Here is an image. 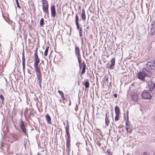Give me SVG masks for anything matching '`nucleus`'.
<instances>
[{
    "label": "nucleus",
    "mask_w": 155,
    "mask_h": 155,
    "mask_svg": "<svg viewBox=\"0 0 155 155\" xmlns=\"http://www.w3.org/2000/svg\"><path fill=\"white\" fill-rule=\"evenodd\" d=\"M61 98H62V99L63 100H65V99L64 98V94H63V95H62V96H61Z\"/></svg>",
    "instance_id": "c03bdc74"
},
{
    "label": "nucleus",
    "mask_w": 155,
    "mask_h": 155,
    "mask_svg": "<svg viewBox=\"0 0 155 155\" xmlns=\"http://www.w3.org/2000/svg\"><path fill=\"white\" fill-rule=\"evenodd\" d=\"M65 131H69V126H66L65 127Z\"/></svg>",
    "instance_id": "e433bc0d"
},
{
    "label": "nucleus",
    "mask_w": 155,
    "mask_h": 155,
    "mask_svg": "<svg viewBox=\"0 0 155 155\" xmlns=\"http://www.w3.org/2000/svg\"><path fill=\"white\" fill-rule=\"evenodd\" d=\"M85 72V70L84 69H82V71H81V74H84V73Z\"/></svg>",
    "instance_id": "58836bf2"
},
{
    "label": "nucleus",
    "mask_w": 155,
    "mask_h": 155,
    "mask_svg": "<svg viewBox=\"0 0 155 155\" xmlns=\"http://www.w3.org/2000/svg\"><path fill=\"white\" fill-rule=\"evenodd\" d=\"M12 137H13V139L15 140H18L20 137V134H14Z\"/></svg>",
    "instance_id": "aec40b11"
},
{
    "label": "nucleus",
    "mask_w": 155,
    "mask_h": 155,
    "mask_svg": "<svg viewBox=\"0 0 155 155\" xmlns=\"http://www.w3.org/2000/svg\"><path fill=\"white\" fill-rule=\"evenodd\" d=\"M65 132L67 135L66 138L70 137V135L69 131H65Z\"/></svg>",
    "instance_id": "c85d7f7f"
},
{
    "label": "nucleus",
    "mask_w": 155,
    "mask_h": 155,
    "mask_svg": "<svg viewBox=\"0 0 155 155\" xmlns=\"http://www.w3.org/2000/svg\"><path fill=\"white\" fill-rule=\"evenodd\" d=\"M29 114L30 115H33V113H32L31 111H30V112H29Z\"/></svg>",
    "instance_id": "a18cd8bd"
},
{
    "label": "nucleus",
    "mask_w": 155,
    "mask_h": 155,
    "mask_svg": "<svg viewBox=\"0 0 155 155\" xmlns=\"http://www.w3.org/2000/svg\"><path fill=\"white\" fill-rule=\"evenodd\" d=\"M0 147H2L4 146V144L3 142L2 141H1V143H0Z\"/></svg>",
    "instance_id": "ea45409f"
},
{
    "label": "nucleus",
    "mask_w": 155,
    "mask_h": 155,
    "mask_svg": "<svg viewBox=\"0 0 155 155\" xmlns=\"http://www.w3.org/2000/svg\"><path fill=\"white\" fill-rule=\"evenodd\" d=\"M107 153L108 154V155H112V153L110 152L109 149H107Z\"/></svg>",
    "instance_id": "2f4dec72"
},
{
    "label": "nucleus",
    "mask_w": 155,
    "mask_h": 155,
    "mask_svg": "<svg viewBox=\"0 0 155 155\" xmlns=\"http://www.w3.org/2000/svg\"><path fill=\"white\" fill-rule=\"evenodd\" d=\"M14 126H15V128H16L17 130H18V128L16 127L15 125Z\"/></svg>",
    "instance_id": "3c124183"
},
{
    "label": "nucleus",
    "mask_w": 155,
    "mask_h": 155,
    "mask_svg": "<svg viewBox=\"0 0 155 155\" xmlns=\"http://www.w3.org/2000/svg\"><path fill=\"white\" fill-rule=\"evenodd\" d=\"M125 123H126V126L129 125V124H128V117H127V120H126V121H125Z\"/></svg>",
    "instance_id": "c9c22d12"
},
{
    "label": "nucleus",
    "mask_w": 155,
    "mask_h": 155,
    "mask_svg": "<svg viewBox=\"0 0 155 155\" xmlns=\"http://www.w3.org/2000/svg\"><path fill=\"white\" fill-rule=\"evenodd\" d=\"M79 34V36L80 38L82 40V42H83V38L82 37V30H80L78 31Z\"/></svg>",
    "instance_id": "5701e85b"
},
{
    "label": "nucleus",
    "mask_w": 155,
    "mask_h": 155,
    "mask_svg": "<svg viewBox=\"0 0 155 155\" xmlns=\"http://www.w3.org/2000/svg\"><path fill=\"white\" fill-rule=\"evenodd\" d=\"M75 24L76 25L77 29L78 31L82 29V28L80 27L79 23H75Z\"/></svg>",
    "instance_id": "bb28decb"
},
{
    "label": "nucleus",
    "mask_w": 155,
    "mask_h": 155,
    "mask_svg": "<svg viewBox=\"0 0 155 155\" xmlns=\"http://www.w3.org/2000/svg\"><path fill=\"white\" fill-rule=\"evenodd\" d=\"M86 65L85 63L84 62L82 63V69H86Z\"/></svg>",
    "instance_id": "72a5a7b5"
},
{
    "label": "nucleus",
    "mask_w": 155,
    "mask_h": 155,
    "mask_svg": "<svg viewBox=\"0 0 155 155\" xmlns=\"http://www.w3.org/2000/svg\"><path fill=\"white\" fill-rule=\"evenodd\" d=\"M45 117L47 123L49 124H51V117L49 115V114H46Z\"/></svg>",
    "instance_id": "f3484780"
},
{
    "label": "nucleus",
    "mask_w": 155,
    "mask_h": 155,
    "mask_svg": "<svg viewBox=\"0 0 155 155\" xmlns=\"http://www.w3.org/2000/svg\"><path fill=\"white\" fill-rule=\"evenodd\" d=\"M64 125H65V123H64Z\"/></svg>",
    "instance_id": "5fc2aeb1"
},
{
    "label": "nucleus",
    "mask_w": 155,
    "mask_h": 155,
    "mask_svg": "<svg viewBox=\"0 0 155 155\" xmlns=\"http://www.w3.org/2000/svg\"><path fill=\"white\" fill-rule=\"evenodd\" d=\"M113 96L115 98H116L117 97V94L115 93V94H114Z\"/></svg>",
    "instance_id": "79ce46f5"
},
{
    "label": "nucleus",
    "mask_w": 155,
    "mask_h": 155,
    "mask_svg": "<svg viewBox=\"0 0 155 155\" xmlns=\"http://www.w3.org/2000/svg\"><path fill=\"white\" fill-rule=\"evenodd\" d=\"M97 145L99 146L100 147L101 146V144L99 142H98L97 143Z\"/></svg>",
    "instance_id": "49530a36"
},
{
    "label": "nucleus",
    "mask_w": 155,
    "mask_h": 155,
    "mask_svg": "<svg viewBox=\"0 0 155 155\" xmlns=\"http://www.w3.org/2000/svg\"><path fill=\"white\" fill-rule=\"evenodd\" d=\"M35 58L34 59V69L38 68V65L40 62V59L37 54V49H36L35 54Z\"/></svg>",
    "instance_id": "423d86ee"
},
{
    "label": "nucleus",
    "mask_w": 155,
    "mask_h": 155,
    "mask_svg": "<svg viewBox=\"0 0 155 155\" xmlns=\"http://www.w3.org/2000/svg\"><path fill=\"white\" fill-rule=\"evenodd\" d=\"M0 98L2 100V103H4V96L2 94H1L0 95Z\"/></svg>",
    "instance_id": "7c9ffc66"
},
{
    "label": "nucleus",
    "mask_w": 155,
    "mask_h": 155,
    "mask_svg": "<svg viewBox=\"0 0 155 155\" xmlns=\"http://www.w3.org/2000/svg\"><path fill=\"white\" fill-rule=\"evenodd\" d=\"M155 35V21H153L151 24L149 37H151Z\"/></svg>",
    "instance_id": "1a4fd4ad"
},
{
    "label": "nucleus",
    "mask_w": 155,
    "mask_h": 155,
    "mask_svg": "<svg viewBox=\"0 0 155 155\" xmlns=\"http://www.w3.org/2000/svg\"><path fill=\"white\" fill-rule=\"evenodd\" d=\"M114 110L115 113V114H119L120 113V110L119 108L117 105H116L114 108Z\"/></svg>",
    "instance_id": "6ab92c4d"
},
{
    "label": "nucleus",
    "mask_w": 155,
    "mask_h": 155,
    "mask_svg": "<svg viewBox=\"0 0 155 155\" xmlns=\"http://www.w3.org/2000/svg\"><path fill=\"white\" fill-rule=\"evenodd\" d=\"M19 125L20 128L24 134L28 137V133L24 122L22 120L20 121L19 122Z\"/></svg>",
    "instance_id": "39448f33"
},
{
    "label": "nucleus",
    "mask_w": 155,
    "mask_h": 155,
    "mask_svg": "<svg viewBox=\"0 0 155 155\" xmlns=\"http://www.w3.org/2000/svg\"><path fill=\"white\" fill-rule=\"evenodd\" d=\"M45 24L44 20L43 18H41L40 21V25L41 27H43Z\"/></svg>",
    "instance_id": "4be33fe9"
},
{
    "label": "nucleus",
    "mask_w": 155,
    "mask_h": 155,
    "mask_svg": "<svg viewBox=\"0 0 155 155\" xmlns=\"http://www.w3.org/2000/svg\"><path fill=\"white\" fill-rule=\"evenodd\" d=\"M35 71L36 72L37 82L38 83L39 85L41 88V83L42 81V75L41 71L39 70V68L34 69Z\"/></svg>",
    "instance_id": "20e7f679"
},
{
    "label": "nucleus",
    "mask_w": 155,
    "mask_h": 155,
    "mask_svg": "<svg viewBox=\"0 0 155 155\" xmlns=\"http://www.w3.org/2000/svg\"><path fill=\"white\" fill-rule=\"evenodd\" d=\"M146 88L147 91L149 92H152L153 91H155V83L151 82Z\"/></svg>",
    "instance_id": "9d476101"
},
{
    "label": "nucleus",
    "mask_w": 155,
    "mask_h": 155,
    "mask_svg": "<svg viewBox=\"0 0 155 155\" xmlns=\"http://www.w3.org/2000/svg\"><path fill=\"white\" fill-rule=\"evenodd\" d=\"M119 114H116V116L115 118V121H117L119 120Z\"/></svg>",
    "instance_id": "c756f323"
},
{
    "label": "nucleus",
    "mask_w": 155,
    "mask_h": 155,
    "mask_svg": "<svg viewBox=\"0 0 155 155\" xmlns=\"http://www.w3.org/2000/svg\"><path fill=\"white\" fill-rule=\"evenodd\" d=\"M66 150L69 152L70 150V137L66 138Z\"/></svg>",
    "instance_id": "ddd939ff"
},
{
    "label": "nucleus",
    "mask_w": 155,
    "mask_h": 155,
    "mask_svg": "<svg viewBox=\"0 0 155 155\" xmlns=\"http://www.w3.org/2000/svg\"><path fill=\"white\" fill-rule=\"evenodd\" d=\"M126 130L131 133L132 131V127H131L129 125L126 126Z\"/></svg>",
    "instance_id": "412c9836"
},
{
    "label": "nucleus",
    "mask_w": 155,
    "mask_h": 155,
    "mask_svg": "<svg viewBox=\"0 0 155 155\" xmlns=\"http://www.w3.org/2000/svg\"><path fill=\"white\" fill-rule=\"evenodd\" d=\"M108 114L109 115L108 113H106L105 114V118H108Z\"/></svg>",
    "instance_id": "37998d69"
},
{
    "label": "nucleus",
    "mask_w": 155,
    "mask_h": 155,
    "mask_svg": "<svg viewBox=\"0 0 155 155\" xmlns=\"http://www.w3.org/2000/svg\"><path fill=\"white\" fill-rule=\"evenodd\" d=\"M115 58H113L110 60V64L109 66V68L111 70H113L114 68L115 64Z\"/></svg>",
    "instance_id": "4468645a"
},
{
    "label": "nucleus",
    "mask_w": 155,
    "mask_h": 155,
    "mask_svg": "<svg viewBox=\"0 0 155 155\" xmlns=\"http://www.w3.org/2000/svg\"><path fill=\"white\" fill-rule=\"evenodd\" d=\"M151 73V71L144 68L142 71H140L137 73V77L140 80L144 81L145 77L150 75Z\"/></svg>",
    "instance_id": "f257e3e1"
},
{
    "label": "nucleus",
    "mask_w": 155,
    "mask_h": 155,
    "mask_svg": "<svg viewBox=\"0 0 155 155\" xmlns=\"http://www.w3.org/2000/svg\"><path fill=\"white\" fill-rule=\"evenodd\" d=\"M147 68L149 70H152L155 68V61L147 62L146 64Z\"/></svg>",
    "instance_id": "6e6552de"
},
{
    "label": "nucleus",
    "mask_w": 155,
    "mask_h": 155,
    "mask_svg": "<svg viewBox=\"0 0 155 155\" xmlns=\"http://www.w3.org/2000/svg\"><path fill=\"white\" fill-rule=\"evenodd\" d=\"M141 96L144 99L150 100L152 98L151 95L148 92L145 91L142 93Z\"/></svg>",
    "instance_id": "9b49d317"
},
{
    "label": "nucleus",
    "mask_w": 155,
    "mask_h": 155,
    "mask_svg": "<svg viewBox=\"0 0 155 155\" xmlns=\"http://www.w3.org/2000/svg\"><path fill=\"white\" fill-rule=\"evenodd\" d=\"M66 126H69V124L68 122V120H67V124H66Z\"/></svg>",
    "instance_id": "09e8293b"
},
{
    "label": "nucleus",
    "mask_w": 155,
    "mask_h": 155,
    "mask_svg": "<svg viewBox=\"0 0 155 155\" xmlns=\"http://www.w3.org/2000/svg\"><path fill=\"white\" fill-rule=\"evenodd\" d=\"M83 56L84 57V54H83Z\"/></svg>",
    "instance_id": "6e6d98bb"
},
{
    "label": "nucleus",
    "mask_w": 155,
    "mask_h": 155,
    "mask_svg": "<svg viewBox=\"0 0 155 155\" xmlns=\"http://www.w3.org/2000/svg\"><path fill=\"white\" fill-rule=\"evenodd\" d=\"M84 85L86 88H87L89 86V83L88 81H87L85 82Z\"/></svg>",
    "instance_id": "a878e982"
},
{
    "label": "nucleus",
    "mask_w": 155,
    "mask_h": 155,
    "mask_svg": "<svg viewBox=\"0 0 155 155\" xmlns=\"http://www.w3.org/2000/svg\"><path fill=\"white\" fill-rule=\"evenodd\" d=\"M75 56L78 59L80 67L81 68L82 66V59L80 53V50L79 48L76 45H75Z\"/></svg>",
    "instance_id": "7ed1b4c3"
},
{
    "label": "nucleus",
    "mask_w": 155,
    "mask_h": 155,
    "mask_svg": "<svg viewBox=\"0 0 155 155\" xmlns=\"http://www.w3.org/2000/svg\"><path fill=\"white\" fill-rule=\"evenodd\" d=\"M69 105H70V104H71V102H70V103H69Z\"/></svg>",
    "instance_id": "864d4df0"
},
{
    "label": "nucleus",
    "mask_w": 155,
    "mask_h": 155,
    "mask_svg": "<svg viewBox=\"0 0 155 155\" xmlns=\"http://www.w3.org/2000/svg\"><path fill=\"white\" fill-rule=\"evenodd\" d=\"M51 15L52 17L55 18L56 15L55 7L54 5H52L51 6Z\"/></svg>",
    "instance_id": "f8f14e48"
},
{
    "label": "nucleus",
    "mask_w": 155,
    "mask_h": 155,
    "mask_svg": "<svg viewBox=\"0 0 155 155\" xmlns=\"http://www.w3.org/2000/svg\"><path fill=\"white\" fill-rule=\"evenodd\" d=\"M42 4V8L44 13L48 15V4L46 0H44Z\"/></svg>",
    "instance_id": "0eeeda50"
},
{
    "label": "nucleus",
    "mask_w": 155,
    "mask_h": 155,
    "mask_svg": "<svg viewBox=\"0 0 155 155\" xmlns=\"http://www.w3.org/2000/svg\"><path fill=\"white\" fill-rule=\"evenodd\" d=\"M49 48V47H47L46 49H45V50L44 53V55L45 56L47 55L48 53V49Z\"/></svg>",
    "instance_id": "cd10ccee"
},
{
    "label": "nucleus",
    "mask_w": 155,
    "mask_h": 155,
    "mask_svg": "<svg viewBox=\"0 0 155 155\" xmlns=\"http://www.w3.org/2000/svg\"><path fill=\"white\" fill-rule=\"evenodd\" d=\"M15 0V1H16V4H17V7L18 8H21V7L20 6V5H19V3H18V0Z\"/></svg>",
    "instance_id": "473e14b6"
},
{
    "label": "nucleus",
    "mask_w": 155,
    "mask_h": 155,
    "mask_svg": "<svg viewBox=\"0 0 155 155\" xmlns=\"http://www.w3.org/2000/svg\"><path fill=\"white\" fill-rule=\"evenodd\" d=\"M105 123L106 127H107L110 123V120L108 118H105Z\"/></svg>",
    "instance_id": "b1692460"
},
{
    "label": "nucleus",
    "mask_w": 155,
    "mask_h": 155,
    "mask_svg": "<svg viewBox=\"0 0 155 155\" xmlns=\"http://www.w3.org/2000/svg\"><path fill=\"white\" fill-rule=\"evenodd\" d=\"M58 92L61 95V96H62L64 94L63 92L62 91L60 90H58Z\"/></svg>",
    "instance_id": "4c0bfd02"
},
{
    "label": "nucleus",
    "mask_w": 155,
    "mask_h": 155,
    "mask_svg": "<svg viewBox=\"0 0 155 155\" xmlns=\"http://www.w3.org/2000/svg\"><path fill=\"white\" fill-rule=\"evenodd\" d=\"M48 62L47 60H46L45 61H42L39 64V66H38V68L39 70L41 71L44 73H45L48 69Z\"/></svg>",
    "instance_id": "f03ea898"
},
{
    "label": "nucleus",
    "mask_w": 155,
    "mask_h": 155,
    "mask_svg": "<svg viewBox=\"0 0 155 155\" xmlns=\"http://www.w3.org/2000/svg\"><path fill=\"white\" fill-rule=\"evenodd\" d=\"M142 155H150V154L149 153L145 152L142 153Z\"/></svg>",
    "instance_id": "f704fd0d"
},
{
    "label": "nucleus",
    "mask_w": 155,
    "mask_h": 155,
    "mask_svg": "<svg viewBox=\"0 0 155 155\" xmlns=\"http://www.w3.org/2000/svg\"><path fill=\"white\" fill-rule=\"evenodd\" d=\"M78 107L77 105H76V108H75V110L76 111H77V110H78L77 107Z\"/></svg>",
    "instance_id": "de8ad7c7"
},
{
    "label": "nucleus",
    "mask_w": 155,
    "mask_h": 155,
    "mask_svg": "<svg viewBox=\"0 0 155 155\" xmlns=\"http://www.w3.org/2000/svg\"><path fill=\"white\" fill-rule=\"evenodd\" d=\"M79 17L78 15V13H76L75 15V23H79Z\"/></svg>",
    "instance_id": "393cba45"
},
{
    "label": "nucleus",
    "mask_w": 155,
    "mask_h": 155,
    "mask_svg": "<svg viewBox=\"0 0 155 155\" xmlns=\"http://www.w3.org/2000/svg\"><path fill=\"white\" fill-rule=\"evenodd\" d=\"M128 112H127V117H128Z\"/></svg>",
    "instance_id": "603ef678"
},
{
    "label": "nucleus",
    "mask_w": 155,
    "mask_h": 155,
    "mask_svg": "<svg viewBox=\"0 0 155 155\" xmlns=\"http://www.w3.org/2000/svg\"><path fill=\"white\" fill-rule=\"evenodd\" d=\"M25 12H23V13H22L21 14V17H22L23 16V18L24 17V15H25Z\"/></svg>",
    "instance_id": "a19ab883"
},
{
    "label": "nucleus",
    "mask_w": 155,
    "mask_h": 155,
    "mask_svg": "<svg viewBox=\"0 0 155 155\" xmlns=\"http://www.w3.org/2000/svg\"><path fill=\"white\" fill-rule=\"evenodd\" d=\"M131 98L133 101L135 102L137 101L138 99V94H131Z\"/></svg>",
    "instance_id": "dca6fc26"
},
{
    "label": "nucleus",
    "mask_w": 155,
    "mask_h": 155,
    "mask_svg": "<svg viewBox=\"0 0 155 155\" xmlns=\"http://www.w3.org/2000/svg\"><path fill=\"white\" fill-rule=\"evenodd\" d=\"M25 58L24 55V51L22 53V65L23 67V71L24 72L25 68Z\"/></svg>",
    "instance_id": "2eb2a0df"
},
{
    "label": "nucleus",
    "mask_w": 155,
    "mask_h": 155,
    "mask_svg": "<svg viewBox=\"0 0 155 155\" xmlns=\"http://www.w3.org/2000/svg\"><path fill=\"white\" fill-rule=\"evenodd\" d=\"M108 77L105 78V80L106 81H108Z\"/></svg>",
    "instance_id": "8fccbe9b"
},
{
    "label": "nucleus",
    "mask_w": 155,
    "mask_h": 155,
    "mask_svg": "<svg viewBox=\"0 0 155 155\" xmlns=\"http://www.w3.org/2000/svg\"><path fill=\"white\" fill-rule=\"evenodd\" d=\"M81 17L82 20L84 21L86 20V15L85 10L84 9L82 10Z\"/></svg>",
    "instance_id": "a211bd4d"
}]
</instances>
